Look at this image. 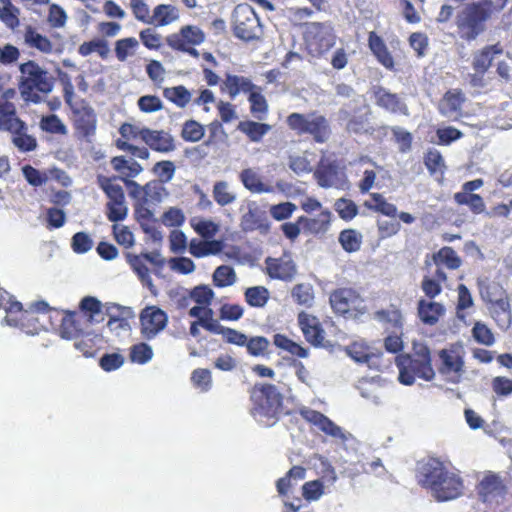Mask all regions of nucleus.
Instances as JSON below:
<instances>
[{
	"instance_id": "obj_1",
	"label": "nucleus",
	"mask_w": 512,
	"mask_h": 512,
	"mask_svg": "<svg viewBox=\"0 0 512 512\" xmlns=\"http://www.w3.org/2000/svg\"><path fill=\"white\" fill-rule=\"evenodd\" d=\"M419 482L429 487L438 501H448L457 498L463 489L460 477L446 471L437 459H429L419 465Z\"/></svg>"
},
{
	"instance_id": "obj_2",
	"label": "nucleus",
	"mask_w": 512,
	"mask_h": 512,
	"mask_svg": "<svg viewBox=\"0 0 512 512\" xmlns=\"http://www.w3.org/2000/svg\"><path fill=\"white\" fill-rule=\"evenodd\" d=\"M492 2L482 0L467 5L457 16V27L462 38L475 39L484 31L485 22L491 13Z\"/></svg>"
},
{
	"instance_id": "obj_3",
	"label": "nucleus",
	"mask_w": 512,
	"mask_h": 512,
	"mask_svg": "<svg viewBox=\"0 0 512 512\" xmlns=\"http://www.w3.org/2000/svg\"><path fill=\"white\" fill-rule=\"evenodd\" d=\"M254 408L252 414L254 418L265 425H270V420L276 418L281 404L282 395L279 390L271 384L256 386L252 392Z\"/></svg>"
},
{
	"instance_id": "obj_4",
	"label": "nucleus",
	"mask_w": 512,
	"mask_h": 512,
	"mask_svg": "<svg viewBox=\"0 0 512 512\" xmlns=\"http://www.w3.org/2000/svg\"><path fill=\"white\" fill-rule=\"evenodd\" d=\"M0 128L12 133L13 144L22 152L32 150V136L25 122L15 116L14 104L0 100Z\"/></svg>"
},
{
	"instance_id": "obj_5",
	"label": "nucleus",
	"mask_w": 512,
	"mask_h": 512,
	"mask_svg": "<svg viewBox=\"0 0 512 512\" xmlns=\"http://www.w3.org/2000/svg\"><path fill=\"white\" fill-rule=\"evenodd\" d=\"M287 124L297 134H310L316 142L323 143L330 136L327 119L316 112L309 114L292 113L287 117Z\"/></svg>"
},
{
	"instance_id": "obj_6",
	"label": "nucleus",
	"mask_w": 512,
	"mask_h": 512,
	"mask_svg": "<svg viewBox=\"0 0 512 512\" xmlns=\"http://www.w3.org/2000/svg\"><path fill=\"white\" fill-rule=\"evenodd\" d=\"M232 25L235 37L245 41L259 39L262 35V26L254 9L248 4H239L232 15Z\"/></svg>"
},
{
	"instance_id": "obj_7",
	"label": "nucleus",
	"mask_w": 512,
	"mask_h": 512,
	"mask_svg": "<svg viewBox=\"0 0 512 512\" xmlns=\"http://www.w3.org/2000/svg\"><path fill=\"white\" fill-rule=\"evenodd\" d=\"M0 309L6 312L1 325H8L19 329L26 335H31V319L28 311L23 312L22 303L14 300V297L2 288H0Z\"/></svg>"
},
{
	"instance_id": "obj_8",
	"label": "nucleus",
	"mask_w": 512,
	"mask_h": 512,
	"mask_svg": "<svg viewBox=\"0 0 512 512\" xmlns=\"http://www.w3.org/2000/svg\"><path fill=\"white\" fill-rule=\"evenodd\" d=\"M399 381L404 385H412L415 377L430 381L434 378L435 372L431 362L421 361L412 356H403L398 359Z\"/></svg>"
},
{
	"instance_id": "obj_9",
	"label": "nucleus",
	"mask_w": 512,
	"mask_h": 512,
	"mask_svg": "<svg viewBox=\"0 0 512 512\" xmlns=\"http://www.w3.org/2000/svg\"><path fill=\"white\" fill-rule=\"evenodd\" d=\"M240 227L244 232L258 230L267 233L270 226L266 211L254 200H247L240 208Z\"/></svg>"
},
{
	"instance_id": "obj_10",
	"label": "nucleus",
	"mask_w": 512,
	"mask_h": 512,
	"mask_svg": "<svg viewBox=\"0 0 512 512\" xmlns=\"http://www.w3.org/2000/svg\"><path fill=\"white\" fill-rule=\"evenodd\" d=\"M305 39L311 51L322 54L334 45L332 26L329 23H308L305 30Z\"/></svg>"
},
{
	"instance_id": "obj_11",
	"label": "nucleus",
	"mask_w": 512,
	"mask_h": 512,
	"mask_svg": "<svg viewBox=\"0 0 512 512\" xmlns=\"http://www.w3.org/2000/svg\"><path fill=\"white\" fill-rule=\"evenodd\" d=\"M300 415L318 430L336 441L345 443L351 437L350 433L344 431L331 419L316 410L304 407L300 410Z\"/></svg>"
},
{
	"instance_id": "obj_12",
	"label": "nucleus",
	"mask_w": 512,
	"mask_h": 512,
	"mask_svg": "<svg viewBox=\"0 0 512 512\" xmlns=\"http://www.w3.org/2000/svg\"><path fill=\"white\" fill-rule=\"evenodd\" d=\"M168 322L167 314L155 306L146 307L140 314L141 334L147 340L154 339Z\"/></svg>"
},
{
	"instance_id": "obj_13",
	"label": "nucleus",
	"mask_w": 512,
	"mask_h": 512,
	"mask_svg": "<svg viewBox=\"0 0 512 512\" xmlns=\"http://www.w3.org/2000/svg\"><path fill=\"white\" fill-rule=\"evenodd\" d=\"M478 494L484 502L498 504L506 494V488L499 475L485 472L478 484Z\"/></svg>"
},
{
	"instance_id": "obj_14",
	"label": "nucleus",
	"mask_w": 512,
	"mask_h": 512,
	"mask_svg": "<svg viewBox=\"0 0 512 512\" xmlns=\"http://www.w3.org/2000/svg\"><path fill=\"white\" fill-rule=\"evenodd\" d=\"M329 302L335 313L344 315L351 310L360 309L363 301L355 290L340 288L330 294Z\"/></svg>"
},
{
	"instance_id": "obj_15",
	"label": "nucleus",
	"mask_w": 512,
	"mask_h": 512,
	"mask_svg": "<svg viewBox=\"0 0 512 512\" xmlns=\"http://www.w3.org/2000/svg\"><path fill=\"white\" fill-rule=\"evenodd\" d=\"M205 40L203 31L192 25L181 28L179 33H174L166 38L167 44L173 49H187V45H199Z\"/></svg>"
},
{
	"instance_id": "obj_16",
	"label": "nucleus",
	"mask_w": 512,
	"mask_h": 512,
	"mask_svg": "<svg viewBox=\"0 0 512 512\" xmlns=\"http://www.w3.org/2000/svg\"><path fill=\"white\" fill-rule=\"evenodd\" d=\"M142 141L152 150L160 153H169L176 149L174 137L164 130L144 128Z\"/></svg>"
},
{
	"instance_id": "obj_17",
	"label": "nucleus",
	"mask_w": 512,
	"mask_h": 512,
	"mask_svg": "<svg viewBox=\"0 0 512 512\" xmlns=\"http://www.w3.org/2000/svg\"><path fill=\"white\" fill-rule=\"evenodd\" d=\"M298 323L305 339L314 346H324L325 331L317 317L306 312H300Z\"/></svg>"
},
{
	"instance_id": "obj_18",
	"label": "nucleus",
	"mask_w": 512,
	"mask_h": 512,
	"mask_svg": "<svg viewBox=\"0 0 512 512\" xmlns=\"http://www.w3.org/2000/svg\"><path fill=\"white\" fill-rule=\"evenodd\" d=\"M345 351L356 363H365L369 368H378L381 354L364 341L353 342L345 347Z\"/></svg>"
},
{
	"instance_id": "obj_19",
	"label": "nucleus",
	"mask_w": 512,
	"mask_h": 512,
	"mask_svg": "<svg viewBox=\"0 0 512 512\" xmlns=\"http://www.w3.org/2000/svg\"><path fill=\"white\" fill-rule=\"evenodd\" d=\"M265 264L268 275L274 279L290 280L296 273L295 264L291 256L287 254L280 258L268 257Z\"/></svg>"
},
{
	"instance_id": "obj_20",
	"label": "nucleus",
	"mask_w": 512,
	"mask_h": 512,
	"mask_svg": "<svg viewBox=\"0 0 512 512\" xmlns=\"http://www.w3.org/2000/svg\"><path fill=\"white\" fill-rule=\"evenodd\" d=\"M442 361L440 372L453 375V381H458L463 372L464 361L460 349H443L439 353Z\"/></svg>"
},
{
	"instance_id": "obj_21",
	"label": "nucleus",
	"mask_w": 512,
	"mask_h": 512,
	"mask_svg": "<svg viewBox=\"0 0 512 512\" xmlns=\"http://www.w3.org/2000/svg\"><path fill=\"white\" fill-rule=\"evenodd\" d=\"M318 184L323 188H342L345 184L343 173L337 167L321 161L314 173Z\"/></svg>"
},
{
	"instance_id": "obj_22",
	"label": "nucleus",
	"mask_w": 512,
	"mask_h": 512,
	"mask_svg": "<svg viewBox=\"0 0 512 512\" xmlns=\"http://www.w3.org/2000/svg\"><path fill=\"white\" fill-rule=\"evenodd\" d=\"M464 101L465 96L460 90H449L445 93L439 103V111L447 118L457 119L461 115L462 104Z\"/></svg>"
},
{
	"instance_id": "obj_23",
	"label": "nucleus",
	"mask_w": 512,
	"mask_h": 512,
	"mask_svg": "<svg viewBox=\"0 0 512 512\" xmlns=\"http://www.w3.org/2000/svg\"><path fill=\"white\" fill-rule=\"evenodd\" d=\"M499 299L491 302L490 312L498 327L507 330L512 323L511 306L508 296L503 293Z\"/></svg>"
},
{
	"instance_id": "obj_24",
	"label": "nucleus",
	"mask_w": 512,
	"mask_h": 512,
	"mask_svg": "<svg viewBox=\"0 0 512 512\" xmlns=\"http://www.w3.org/2000/svg\"><path fill=\"white\" fill-rule=\"evenodd\" d=\"M239 179L243 186L251 193L262 194L274 191L273 187L265 184L260 174L252 168L243 169L239 174Z\"/></svg>"
},
{
	"instance_id": "obj_25",
	"label": "nucleus",
	"mask_w": 512,
	"mask_h": 512,
	"mask_svg": "<svg viewBox=\"0 0 512 512\" xmlns=\"http://www.w3.org/2000/svg\"><path fill=\"white\" fill-rule=\"evenodd\" d=\"M221 88L229 94L231 99H235L240 93H250L255 89V85L246 77L226 74Z\"/></svg>"
},
{
	"instance_id": "obj_26",
	"label": "nucleus",
	"mask_w": 512,
	"mask_h": 512,
	"mask_svg": "<svg viewBox=\"0 0 512 512\" xmlns=\"http://www.w3.org/2000/svg\"><path fill=\"white\" fill-rule=\"evenodd\" d=\"M223 250V244L219 240L199 241L192 239L189 243V253L196 258H203L209 255H217Z\"/></svg>"
},
{
	"instance_id": "obj_27",
	"label": "nucleus",
	"mask_w": 512,
	"mask_h": 512,
	"mask_svg": "<svg viewBox=\"0 0 512 512\" xmlns=\"http://www.w3.org/2000/svg\"><path fill=\"white\" fill-rule=\"evenodd\" d=\"M445 313L443 305L437 302L420 300L418 303V314L421 321L427 325H434Z\"/></svg>"
},
{
	"instance_id": "obj_28",
	"label": "nucleus",
	"mask_w": 512,
	"mask_h": 512,
	"mask_svg": "<svg viewBox=\"0 0 512 512\" xmlns=\"http://www.w3.org/2000/svg\"><path fill=\"white\" fill-rule=\"evenodd\" d=\"M502 49L498 45H490L476 52L473 57L472 66L476 72H486L491 66L495 55L501 54Z\"/></svg>"
},
{
	"instance_id": "obj_29",
	"label": "nucleus",
	"mask_w": 512,
	"mask_h": 512,
	"mask_svg": "<svg viewBox=\"0 0 512 512\" xmlns=\"http://www.w3.org/2000/svg\"><path fill=\"white\" fill-rule=\"evenodd\" d=\"M179 19L178 9L169 4H160L153 10L150 24L156 26H167Z\"/></svg>"
},
{
	"instance_id": "obj_30",
	"label": "nucleus",
	"mask_w": 512,
	"mask_h": 512,
	"mask_svg": "<svg viewBox=\"0 0 512 512\" xmlns=\"http://www.w3.org/2000/svg\"><path fill=\"white\" fill-rule=\"evenodd\" d=\"M126 260L140 282L151 290L154 284L150 276L149 268L143 260V256L127 253Z\"/></svg>"
},
{
	"instance_id": "obj_31",
	"label": "nucleus",
	"mask_w": 512,
	"mask_h": 512,
	"mask_svg": "<svg viewBox=\"0 0 512 512\" xmlns=\"http://www.w3.org/2000/svg\"><path fill=\"white\" fill-rule=\"evenodd\" d=\"M212 196L215 202L222 207L233 204L237 199L236 192L232 189L231 185L224 180L214 183Z\"/></svg>"
},
{
	"instance_id": "obj_32",
	"label": "nucleus",
	"mask_w": 512,
	"mask_h": 512,
	"mask_svg": "<svg viewBox=\"0 0 512 512\" xmlns=\"http://www.w3.org/2000/svg\"><path fill=\"white\" fill-rule=\"evenodd\" d=\"M374 319L382 323L387 330L393 329L395 332H401L403 325L402 314L398 309L379 310L374 314Z\"/></svg>"
},
{
	"instance_id": "obj_33",
	"label": "nucleus",
	"mask_w": 512,
	"mask_h": 512,
	"mask_svg": "<svg viewBox=\"0 0 512 512\" xmlns=\"http://www.w3.org/2000/svg\"><path fill=\"white\" fill-rule=\"evenodd\" d=\"M49 179H54L62 186H69L71 184L70 177L61 169L52 168L47 171H39L34 169V186H39L46 183Z\"/></svg>"
},
{
	"instance_id": "obj_34",
	"label": "nucleus",
	"mask_w": 512,
	"mask_h": 512,
	"mask_svg": "<svg viewBox=\"0 0 512 512\" xmlns=\"http://www.w3.org/2000/svg\"><path fill=\"white\" fill-rule=\"evenodd\" d=\"M37 313L39 316L34 317V322H38L43 330H49L53 328V315H58V312L49 306L45 301L34 302V314Z\"/></svg>"
},
{
	"instance_id": "obj_35",
	"label": "nucleus",
	"mask_w": 512,
	"mask_h": 512,
	"mask_svg": "<svg viewBox=\"0 0 512 512\" xmlns=\"http://www.w3.org/2000/svg\"><path fill=\"white\" fill-rule=\"evenodd\" d=\"M365 206L387 217H396L397 215L396 205L387 202L383 195L379 193H372L371 200L366 201Z\"/></svg>"
},
{
	"instance_id": "obj_36",
	"label": "nucleus",
	"mask_w": 512,
	"mask_h": 512,
	"mask_svg": "<svg viewBox=\"0 0 512 512\" xmlns=\"http://www.w3.org/2000/svg\"><path fill=\"white\" fill-rule=\"evenodd\" d=\"M98 185L104 191L108 202H118L125 200V194L123 188L114 182V179L105 176H98Z\"/></svg>"
},
{
	"instance_id": "obj_37",
	"label": "nucleus",
	"mask_w": 512,
	"mask_h": 512,
	"mask_svg": "<svg viewBox=\"0 0 512 512\" xmlns=\"http://www.w3.org/2000/svg\"><path fill=\"white\" fill-rule=\"evenodd\" d=\"M238 129L245 133L251 141L259 142L262 137L268 133L271 126L265 123H259L254 121L240 122Z\"/></svg>"
},
{
	"instance_id": "obj_38",
	"label": "nucleus",
	"mask_w": 512,
	"mask_h": 512,
	"mask_svg": "<svg viewBox=\"0 0 512 512\" xmlns=\"http://www.w3.org/2000/svg\"><path fill=\"white\" fill-rule=\"evenodd\" d=\"M330 212H321L316 218L300 217L299 223H303V228L312 233L325 232L330 224Z\"/></svg>"
},
{
	"instance_id": "obj_39",
	"label": "nucleus",
	"mask_w": 512,
	"mask_h": 512,
	"mask_svg": "<svg viewBox=\"0 0 512 512\" xmlns=\"http://www.w3.org/2000/svg\"><path fill=\"white\" fill-rule=\"evenodd\" d=\"M22 74L19 82L21 96L25 102L32 101V61L20 65Z\"/></svg>"
},
{
	"instance_id": "obj_40",
	"label": "nucleus",
	"mask_w": 512,
	"mask_h": 512,
	"mask_svg": "<svg viewBox=\"0 0 512 512\" xmlns=\"http://www.w3.org/2000/svg\"><path fill=\"white\" fill-rule=\"evenodd\" d=\"M237 282V275L233 267L229 265L218 266L213 273L215 286L224 288L234 285Z\"/></svg>"
},
{
	"instance_id": "obj_41",
	"label": "nucleus",
	"mask_w": 512,
	"mask_h": 512,
	"mask_svg": "<svg viewBox=\"0 0 512 512\" xmlns=\"http://www.w3.org/2000/svg\"><path fill=\"white\" fill-rule=\"evenodd\" d=\"M454 200L459 205H467L475 214H480L485 211L483 198L478 194L458 192L455 193Z\"/></svg>"
},
{
	"instance_id": "obj_42",
	"label": "nucleus",
	"mask_w": 512,
	"mask_h": 512,
	"mask_svg": "<svg viewBox=\"0 0 512 512\" xmlns=\"http://www.w3.org/2000/svg\"><path fill=\"white\" fill-rule=\"evenodd\" d=\"M153 356V348L147 343L140 342L130 347L129 358L132 363L145 365L153 359Z\"/></svg>"
},
{
	"instance_id": "obj_43",
	"label": "nucleus",
	"mask_w": 512,
	"mask_h": 512,
	"mask_svg": "<svg viewBox=\"0 0 512 512\" xmlns=\"http://www.w3.org/2000/svg\"><path fill=\"white\" fill-rule=\"evenodd\" d=\"M436 265L443 264L449 269H457L461 266V259L451 247H443L433 256Z\"/></svg>"
},
{
	"instance_id": "obj_44",
	"label": "nucleus",
	"mask_w": 512,
	"mask_h": 512,
	"mask_svg": "<svg viewBox=\"0 0 512 512\" xmlns=\"http://www.w3.org/2000/svg\"><path fill=\"white\" fill-rule=\"evenodd\" d=\"M163 94L166 99L176 106L184 108L191 101V93L182 85L165 88Z\"/></svg>"
},
{
	"instance_id": "obj_45",
	"label": "nucleus",
	"mask_w": 512,
	"mask_h": 512,
	"mask_svg": "<svg viewBox=\"0 0 512 512\" xmlns=\"http://www.w3.org/2000/svg\"><path fill=\"white\" fill-rule=\"evenodd\" d=\"M291 295L299 305L311 307L314 303V289L309 283L297 284L292 289Z\"/></svg>"
},
{
	"instance_id": "obj_46",
	"label": "nucleus",
	"mask_w": 512,
	"mask_h": 512,
	"mask_svg": "<svg viewBox=\"0 0 512 512\" xmlns=\"http://www.w3.org/2000/svg\"><path fill=\"white\" fill-rule=\"evenodd\" d=\"M139 47V42L134 37L123 38L115 43V54L119 61L124 62L129 56H133Z\"/></svg>"
},
{
	"instance_id": "obj_47",
	"label": "nucleus",
	"mask_w": 512,
	"mask_h": 512,
	"mask_svg": "<svg viewBox=\"0 0 512 512\" xmlns=\"http://www.w3.org/2000/svg\"><path fill=\"white\" fill-rule=\"evenodd\" d=\"M339 242L347 252H356L360 249L362 235L354 229L343 230L339 235Z\"/></svg>"
},
{
	"instance_id": "obj_48",
	"label": "nucleus",
	"mask_w": 512,
	"mask_h": 512,
	"mask_svg": "<svg viewBox=\"0 0 512 512\" xmlns=\"http://www.w3.org/2000/svg\"><path fill=\"white\" fill-rule=\"evenodd\" d=\"M190 224L195 232L204 239L213 238L219 231V225L209 219L193 218Z\"/></svg>"
},
{
	"instance_id": "obj_49",
	"label": "nucleus",
	"mask_w": 512,
	"mask_h": 512,
	"mask_svg": "<svg viewBox=\"0 0 512 512\" xmlns=\"http://www.w3.org/2000/svg\"><path fill=\"white\" fill-rule=\"evenodd\" d=\"M269 299V291L263 286L246 289L245 300L252 307H264Z\"/></svg>"
},
{
	"instance_id": "obj_50",
	"label": "nucleus",
	"mask_w": 512,
	"mask_h": 512,
	"mask_svg": "<svg viewBox=\"0 0 512 512\" xmlns=\"http://www.w3.org/2000/svg\"><path fill=\"white\" fill-rule=\"evenodd\" d=\"M39 126L43 131L51 134L66 135L68 133L66 125L54 114L42 116Z\"/></svg>"
},
{
	"instance_id": "obj_51",
	"label": "nucleus",
	"mask_w": 512,
	"mask_h": 512,
	"mask_svg": "<svg viewBox=\"0 0 512 512\" xmlns=\"http://www.w3.org/2000/svg\"><path fill=\"white\" fill-rule=\"evenodd\" d=\"M205 130L202 124L195 120H188L182 126L181 137L187 142H198L204 136Z\"/></svg>"
},
{
	"instance_id": "obj_52",
	"label": "nucleus",
	"mask_w": 512,
	"mask_h": 512,
	"mask_svg": "<svg viewBox=\"0 0 512 512\" xmlns=\"http://www.w3.org/2000/svg\"><path fill=\"white\" fill-rule=\"evenodd\" d=\"M248 100L251 104V113L259 120L264 119L268 110L265 97L260 92L252 90Z\"/></svg>"
},
{
	"instance_id": "obj_53",
	"label": "nucleus",
	"mask_w": 512,
	"mask_h": 512,
	"mask_svg": "<svg viewBox=\"0 0 512 512\" xmlns=\"http://www.w3.org/2000/svg\"><path fill=\"white\" fill-rule=\"evenodd\" d=\"M18 9L15 8L10 0H2V6H0V19L10 29H14L19 25V20L16 13Z\"/></svg>"
},
{
	"instance_id": "obj_54",
	"label": "nucleus",
	"mask_w": 512,
	"mask_h": 512,
	"mask_svg": "<svg viewBox=\"0 0 512 512\" xmlns=\"http://www.w3.org/2000/svg\"><path fill=\"white\" fill-rule=\"evenodd\" d=\"M107 218L109 221L117 223L123 221L128 214V206L126 200L118 202H107Z\"/></svg>"
},
{
	"instance_id": "obj_55",
	"label": "nucleus",
	"mask_w": 512,
	"mask_h": 512,
	"mask_svg": "<svg viewBox=\"0 0 512 512\" xmlns=\"http://www.w3.org/2000/svg\"><path fill=\"white\" fill-rule=\"evenodd\" d=\"M193 385L202 392H207L212 387L211 372L208 369L198 368L192 372Z\"/></svg>"
},
{
	"instance_id": "obj_56",
	"label": "nucleus",
	"mask_w": 512,
	"mask_h": 512,
	"mask_svg": "<svg viewBox=\"0 0 512 512\" xmlns=\"http://www.w3.org/2000/svg\"><path fill=\"white\" fill-rule=\"evenodd\" d=\"M93 239L85 232H77L71 239L72 250L77 254L89 252L93 247Z\"/></svg>"
},
{
	"instance_id": "obj_57",
	"label": "nucleus",
	"mask_w": 512,
	"mask_h": 512,
	"mask_svg": "<svg viewBox=\"0 0 512 512\" xmlns=\"http://www.w3.org/2000/svg\"><path fill=\"white\" fill-rule=\"evenodd\" d=\"M137 106L141 112L147 114L158 112L164 108L161 99L155 95L141 96L137 101Z\"/></svg>"
},
{
	"instance_id": "obj_58",
	"label": "nucleus",
	"mask_w": 512,
	"mask_h": 512,
	"mask_svg": "<svg viewBox=\"0 0 512 512\" xmlns=\"http://www.w3.org/2000/svg\"><path fill=\"white\" fill-rule=\"evenodd\" d=\"M52 88V77L39 66L34 64V89L43 93H49L52 91Z\"/></svg>"
},
{
	"instance_id": "obj_59",
	"label": "nucleus",
	"mask_w": 512,
	"mask_h": 512,
	"mask_svg": "<svg viewBox=\"0 0 512 512\" xmlns=\"http://www.w3.org/2000/svg\"><path fill=\"white\" fill-rule=\"evenodd\" d=\"M335 210L340 218L344 220H352L358 213L357 205L349 199L340 198L334 204Z\"/></svg>"
},
{
	"instance_id": "obj_60",
	"label": "nucleus",
	"mask_w": 512,
	"mask_h": 512,
	"mask_svg": "<svg viewBox=\"0 0 512 512\" xmlns=\"http://www.w3.org/2000/svg\"><path fill=\"white\" fill-rule=\"evenodd\" d=\"M473 338L480 344L485 346H492L495 342L492 331L481 322H476L472 329Z\"/></svg>"
},
{
	"instance_id": "obj_61",
	"label": "nucleus",
	"mask_w": 512,
	"mask_h": 512,
	"mask_svg": "<svg viewBox=\"0 0 512 512\" xmlns=\"http://www.w3.org/2000/svg\"><path fill=\"white\" fill-rule=\"evenodd\" d=\"M378 104L391 112H404L405 105L395 94L383 92L378 96Z\"/></svg>"
},
{
	"instance_id": "obj_62",
	"label": "nucleus",
	"mask_w": 512,
	"mask_h": 512,
	"mask_svg": "<svg viewBox=\"0 0 512 512\" xmlns=\"http://www.w3.org/2000/svg\"><path fill=\"white\" fill-rule=\"evenodd\" d=\"M169 267L171 270L188 275L195 271V263L187 257H174L169 260Z\"/></svg>"
},
{
	"instance_id": "obj_63",
	"label": "nucleus",
	"mask_w": 512,
	"mask_h": 512,
	"mask_svg": "<svg viewBox=\"0 0 512 512\" xmlns=\"http://www.w3.org/2000/svg\"><path fill=\"white\" fill-rule=\"evenodd\" d=\"M288 165L289 168L297 175L310 173L312 171L311 162L308 160L306 155H291L289 157Z\"/></svg>"
},
{
	"instance_id": "obj_64",
	"label": "nucleus",
	"mask_w": 512,
	"mask_h": 512,
	"mask_svg": "<svg viewBox=\"0 0 512 512\" xmlns=\"http://www.w3.org/2000/svg\"><path fill=\"white\" fill-rule=\"evenodd\" d=\"M247 347L248 353L252 356H263L268 350L269 341L263 336H256L250 339L247 338V343L245 344Z\"/></svg>"
}]
</instances>
